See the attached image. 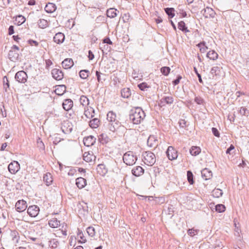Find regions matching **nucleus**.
Listing matches in <instances>:
<instances>
[{
	"label": "nucleus",
	"mask_w": 249,
	"mask_h": 249,
	"mask_svg": "<svg viewBox=\"0 0 249 249\" xmlns=\"http://www.w3.org/2000/svg\"><path fill=\"white\" fill-rule=\"evenodd\" d=\"M145 117V112L142 108L135 107L131 110L130 119L134 124H140Z\"/></svg>",
	"instance_id": "nucleus-1"
},
{
	"label": "nucleus",
	"mask_w": 249,
	"mask_h": 249,
	"mask_svg": "<svg viewBox=\"0 0 249 249\" xmlns=\"http://www.w3.org/2000/svg\"><path fill=\"white\" fill-rule=\"evenodd\" d=\"M107 121L108 122V127L112 132H114L119 127L120 123L118 120L116 114L112 111H110L107 114Z\"/></svg>",
	"instance_id": "nucleus-2"
},
{
	"label": "nucleus",
	"mask_w": 249,
	"mask_h": 249,
	"mask_svg": "<svg viewBox=\"0 0 249 249\" xmlns=\"http://www.w3.org/2000/svg\"><path fill=\"white\" fill-rule=\"evenodd\" d=\"M123 160L126 165L132 166L137 160V157L132 152L128 151L124 155Z\"/></svg>",
	"instance_id": "nucleus-3"
},
{
	"label": "nucleus",
	"mask_w": 249,
	"mask_h": 249,
	"mask_svg": "<svg viewBox=\"0 0 249 249\" xmlns=\"http://www.w3.org/2000/svg\"><path fill=\"white\" fill-rule=\"evenodd\" d=\"M142 156L143 161L148 166H152L156 162L155 155L151 152L146 151L143 153Z\"/></svg>",
	"instance_id": "nucleus-4"
},
{
	"label": "nucleus",
	"mask_w": 249,
	"mask_h": 249,
	"mask_svg": "<svg viewBox=\"0 0 249 249\" xmlns=\"http://www.w3.org/2000/svg\"><path fill=\"white\" fill-rule=\"evenodd\" d=\"M19 51V48L16 46L14 45L12 48L11 50L9 51L8 56L9 59L12 61H15L18 60L19 53L18 52Z\"/></svg>",
	"instance_id": "nucleus-5"
},
{
	"label": "nucleus",
	"mask_w": 249,
	"mask_h": 249,
	"mask_svg": "<svg viewBox=\"0 0 249 249\" xmlns=\"http://www.w3.org/2000/svg\"><path fill=\"white\" fill-rule=\"evenodd\" d=\"M166 155L169 160H171L176 159L178 156L177 151L171 146L168 147L166 151Z\"/></svg>",
	"instance_id": "nucleus-6"
},
{
	"label": "nucleus",
	"mask_w": 249,
	"mask_h": 249,
	"mask_svg": "<svg viewBox=\"0 0 249 249\" xmlns=\"http://www.w3.org/2000/svg\"><path fill=\"white\" fill-rule=\"evenodd\" d=\"M62 131L65 134L71 133L72 130V125L69 120L64 121L61 126Z\"/></svg>",
	"instance_id": "nucleus-7"
},
{
	"label": "nucleus",
	"mask_w": 249,
	"mask_h": 249,
	"mask_svg": "<svg viewBox=\"0 0 249 249\" xmlns=\"http://www.w3.org/2000/svg\"><path fill=\"white\" fill-rule=\"evenodd\" d=\"M27 75L23 71H20L17 72L15 75L16 79L19 83H24L27 81Z\"/></svg>",
	"instance_id": "nucleus-8"
},
{
	"label": "nucleus",
	"mask_w": 249,
	"mask_h": 249,
	"mask_svg": "<svg viewBox=\"0 0 249 249\" xmlns=\"http://www.w3.org/2000/svg\"><path fill=\"white\" fill-rule=\"evenodd\" d=\"M8 168L11 174H15L19 170L20 165L18 161H13L9 164Z\"/></svg>",
	"instance_id": "nucleus-9"
},
{
	"label": "nucleus",
	"mask_w": 249,
	"mask_h": 249,
	"mask_svg": "<svg viewBox=\"0 0 249 249\" xmlns=\"http://www.w3.org/2000/svg\"><path fill=\"white\" fill-rule=\"evenodd\" d=\"M27 207V203L23 199L18 201L15 205L16 210L19 213L24 211Z\"/></svg>",
	"instance_id": "nucleus-10"
},
{
	"label": "nucleus",
	"mask_w": 249,
	"mask_h": 249,
	"mask_svg": "<svg viewBox=\"0 0 249 249\" xmlns=\"http://www.w3.org/2000/svg\"><path fill=\"white\" fill-rule=\"evenodd\" d=\"M39 212V208L36 205L30 206L27 209V213L28 214L32 217L36 216Z\"/></svg>",
	"instance_id": "nucleus-11"
},
{
	"label": "nucleus",
	"mask_w": 249,
	"mask_h": 249,
	"mask_svg": "<svg viewBox=\"0 0 249 249\" xmlns=\"http://www.w3.org/2000/svg\"><path fill=\"white\" fill-rule=\"evenodd\" d=\"M203 15L205 18H213L215 15V11L211 8L207 7L203 11Z\"/></svg>",
	"instance_id": "nucleus-12"
},
{
	"label": "nucleus",
	"mask_w": 249,
	"mask_h": 249,
	"mask_svg": "<svg viewBox=\"0 0 249 249\" xmlns=\"http://www.w3.org/2000/svg\"><path fill=\"white\" fill-rule=\"evenodd\" d=\"M83 160L87 162H90L95 160L96 157L93 155L92 151L85 152L83 155Z\"/></svg>",
	"instance_id": "nucleus-13"
},
{
	"label": "nucleus",
	"mask_w": 249,
	"mask_h": 249,
	"mask_svg": "<svg viewBox=\"0 0 249 249\" xmlns=\"http://www.w3.org/2000/svg\"><path fill=\"white\" fill-rule=\"evenodd\" d=\"M84 115L88 119H90L94 116V109L90 106L85 107Z\"/></svg>",
	"instance_id": "nucleus-14"
},
{
	"label": "nucleus",
	"mask_w": 249,
	"mask_h": 249,
	"mask_svg": "<svg viewBox=\"0 0 249 249\" xmlns=\"http://www.w3.org/2000/svg\"><path fill=\"white\" fill-rule=\"evenodd\" d=\"M67 225H63L62 227V229H57L55 231L54 234L56 236L59 237H62L63 236H66L67 234Z\"/></svg>",
	"instance_id": "nucleus-15"
},
{
	"label": "nucleus",
	"mask_w": 249,
	"mask_h": 249,
	"mask_svg": "<svg viewBox=\"0 0 249 249\" xmlns=\"http://www.w3.org/2000/svg\"><path fill=\"white\" fill-rule=\"evenodd\" d=\"M53 77L56 80H60L63 78V73L61 70L58 69H53L52 71Z\"/></svg>",
	"instance_id": "nucleus-16"
},
{
	"label": "nucleus",
	"mask_w": 249,
	"mask_h": 249,
	"mask_svg": "<svg viewBox=\"0 0 249 249\" xmlns=\"http://www.w3.org/2000/svg\"><path fill=\"white\" fill-rule=\"evenodd\" d=\"M132 174L136 177H140L144 174V170L140 166L134 167L131 170Z\"/></svg>",
	"instance_id": "nucleus-17"
},
{
	"label": "nucleus",
	"mask_w": 249,
	"mask_h": 249,
	"mask_svg": "<svg viewBox=\"0 0 249 249\" xmlns=\"http://www.w3.org/2000/svg\"><path fill=\"white\" fill-rule=\"evenodd\" d=\"M96 139L92 136H89L84 138L83 142L85 146L89 147L95 142Z\"/></svg>",
	"instance_id": "nucleus-18"
},
{
	"label": "nucleus",
	"mask_w": 249,
	"mask_h": 249,
	"mask_svg": "<svg viewBox=\"0 0 249 249\" xmlns=\"http://www.w3.org/2000/svg\"><path fill=\"white\" fill-rule=\"evenodd\" d=\"M75 184L79 189H81L87 185V182L85 178L82 177H79L76 179Z\"/></svg>",
	"instance_id": "nucleus-19"
},
{
	"label": "nucleus",
	"mask_w": 249,
	"mask_h": 249,
	"mask_svg": "<svg viewBox=\"0 0 249 249\" xmlns=\"http://www.w3.org/2000/svg\"><path fill=\"white\" fill-rule=\"evenodd\" d=\"M74 65L73 61L71 58H66L62 62V67L65 69H69Z\"/></svg>",
	"instance_id": "nucleus-20"
},
{
	"label": "nucleus",
	"mask_w": 249,
	"mask_h": 249,
	"mask_svg": "<svg viewBox=\"0 0 249 249\" xmlns=\"http://www.w3.org/2000/svg\"><path fill=\"white\" fill-rule=\"evenodd\" d=\"M65 40V36L62 33H56L53 37V41L57 44H61Z\"/></svg>",
	"instance_id": "nucleus-21"
},
{
	"label": "nucleus",
	"mask_w": 249,
	"mask_h": 249,
	"mask_svg": "<svg viewBox=\"0 0 249 249\" xmlns=\"http://www.w3.org/2000/svg\"><path fill=\"white\" fill-rule=\"evenodd\" d=\"M158 142L157 137L154 135H150L147 140V144L150 147H155L158 145Z\"/></svg>",
	"instance_id": "nucleus-22"
},
{
	"label": "nucleus",
	"mask_w": 249,
	"mask_h": 249,
	"mask_svg": "<svg viewBox=\"0 0 249 249\" xmlns=\"http://www.w3.org/2000/svg\"><path fill=\"white\" fill-rule=\"evenodd\" d=\"M201 174L203 178L205 180L210 179L212 176L213 174L211 171L208 168H205L201 171Z\"/></svg>",
	"instance_id": "nucleus-23"
},
{
	"label": "nucleus",
	"mask_w": 249,
	"mask_h": 249,
	"mask_svg": "<svg viewBox=\"0 0 249 249\" xmlns=\"http://www.w3.org/2000/svg\"><path fill=\"white\" fill-rule=\"evenodd\" d=\"M189 151L192 156H196L201 153V149L199 146H193L190 148Z\"/></svg>",
	"instance_id": "nucleus-24"
},
{
	"label": "nucleus",
	"mask_w": 249,
	"mask_h": 249,
	"mask_svg": "<svg viewBox=\"0 0 249 249\" xmlns=\"http://www.w3.org/2000/svg\"><path fill=\"white\" fill-rule=\"evenodd\" d=\"M56 7L55 5L51 2L47 3L45 7V10L48 13H53L55 11Z\"/></svg>",
	"instance_id": "nucleus-25"
},
{
	"label": "nucleus",
	"mask_w": 249,
	"mask_h": 249,
	"mask_svg": "<svg viewBox=\"0 0 249 249\" xmlns=\"http://www.w3.org/2000/svg\"><path fill=\"white\" fill-rule=\"evenodd\" d=\"M63 108L67 111L70 110L73 106V102L71 99L65 100L63 103Z\"/></svg>",
	"instance_id": "nucleus-26"
},
{
	"label": "nucleus",
	"mask_w": 249,
	"mask_h": 249,
	"mask_svg": "<svg viewBox=\"0 0 249 249\" xmlns=\"http://www.w3.org/2000/svg\"><path fill=\"white\" fill-rule=\"evenodd\" d=\"M207 57L210 60H216L218 57V53L213 50L209 51L207 53Z\"/></svg>",
	"instance_id": "nucleus-27"
},
{
	"label": "nucleus",
	"mask_w": 249,
	"mask_h": 249,
	"mask_svg": "<svg viewBox=\"0 0 249 249\" xmlns=\"http://www.w3.org/2000/svg\"><path fill=\"white\" fill-rule=\"evenodd\" d=\"M43 181L47 186L51 185L53 181L52 175L49 173L45 174L43 177Z\"/></svg>",
	"instance_id": "nucleus-28"
},
{
	"label": "nucleus",
	"mask_w": 249,
	"mask_h": 249,
	"mask_svg": "<svg viewBox=\"0 0 249 249\" xmlns=\"http://www.w3.org/2000/svg\"><path fill=\"white\" fill-rule=\"evenodd\" d=\"M66 91V87L64 85H58L55 87V93L58 95H63Z\"/></svg>",
	"instance_id": "nucleus-29"
},
{
	"label": "nucleus",
	"mask_w": 249,
	"mask_h": 249,
	"mask_svg": "<svg viewBox=\"0 0 249 249\" xmlns=\"http://www.w3.org/2000/svg\"><path fill=\"white\" fill-rule=\"evenodd\" d=\"M80 103L83 108L89 106V99L85 96H81L80 98Z\"/></svg>",
	"instance_id": "nucleus-30"
},
{
	"label": "nucleus",
	"mask_w": 249,
	"mask_h": 249,
	"mask_svg": "<svg viewBox=\"0 0 249 249\" xmlns=\"http://www.w3.org/2000/svg\"><path fill=\"white\" fill-rule=\"evenodd\" d=\"M160 102L163 105H164V104L170 105L173 103L174 99L172 96H165L160 100Z\"/></svg>",
	"instance_id": "nucleus-31"
},
{
	"label": "nucleus",
	"mask_w": 249,
	"mask_h": 249,
	"mask_svg": "<svg viewBox=\"0 0 249 249\" xmlns=\"http://www.w3.org/2000/svg\"><path fill=\"white\" fill-rule=\"evenodd\" d=\"M77 239L79 243H84L86 242V238L84 236L83 232L78 230V231L77 234Z\"/></svg>",
	"instance_id": "nucleus-32"
},
{
	"label": "nucleus",
	"mask_w": 249,
	"mask_h": 249,
	"mask_svg": "<svg viewBox=\"0 0 249 249\" xmlns=\"http://www.w3.org/2000/svg\"><path fill=\"white\" fill-rule=\"evenodd\" d=\"M49 226L53 228H57L60 226V221L56 218H53L49 221Z\"/></svg>",
	"instance_id": "nucleus-33"
},
{
	"label": "nucleus",
	"mask_w": 249,
	"mask_h": 249,
	"mask_svg": "<svg viewBox=\"0 0 249 249\" xmlns=\"http://www.w3.org/2000/svg\"><path fill=\"white\" fill-rule=\"evenodd\" d=\"M97 171L102 176H104L107 173V169L104 164H99L97 168Z\"/></svg>",
	"instance_id": "nucleus-34"
},
{
	"label": "nucleus",
	"mask_w": 249,
	"mask_h": 249,
	"mask_svg": "<svg viewBox=\"0 0 249 249\" xmlns=\"http://www.w3.org/2000/svg\"><path fill=\"white\" fill-rule=\"evenodd\" d=\"M117 9L114 8H110L107 11V15L108 17L113 18L117 16Z\"/></svg>",
	"instance_id": "nucleus-35"
},
{
	"label": "nucleus",
	"mask_w": 249,
	"mask_h": 249,
	"mask_svg": "<svg viewBox=\"0 0 249 249\" xmlns=\"http://www.w3.org/2000/svg\"><path fill=\"white\" fill-rule=\"evenodd\" d=\"M99 124V120L97 118H94L92 120L90 121L89 123V125L91 128H96L98 127Z\"/></svg>",
	"instance_id": "nucleus-36"
},
{
	"label": "nucleus",
	"mask_w": 249,
	"mask_h": 249,
	"mask_svg": "<svg viewBox=\"0 0 249 249\" xmlns=\"http://www.w3.org/2000/svg\"><path fill=\"white\" fill-rule=\"evenodd\" d=\"M25 18L22 15H19L16 17L15 23L18 25L23 24L25 21Z\"/></svg>",
	"instance_id": "nucleus-37"
},
{
	"label": "nucleus",
	"mask_w": 249,
	"mask_h": 249,
	"mask_svg": "<svg viewBox=\"0 0 249 249\" xmlns=\"http://www.w3.org/2000/svg\"><path fill=\"white\" fill-rule=\"evenodd\" d=\"M122 96L127 98L131 95V91L129 88H124L121 91Z\"/></svg>",
	"instance_id": "nucleus-38"
},
{
	"label": "nucleus",
	"mask_w": 249,
	"mask_h": 249,
	"mask_svg": "<svg viewBox=\"0 0 249 249\" xmlns=\"http://www.w3.org/2000/svg\"><path fill=\"white\" fill-rule=\"evenodd\" d=\"M223 195L222 191L219 189H214L212 191V196L215 198H219Z\"/></svg>",
	"instance_id": "nucleus-39"
},
{
	"label": "nucleus",
	"mask_w": 249,
	"mask_h": 249,
	"mask_svg": "<svg viewBox=\"0 0 249 249\" xmlns=\"http://www.w3.org/2000/svg\"><path fill=\"white\" fill-rule=\"evenodd\" d=\"M37 23L39 27L41 29H44L48 26V22L47 20L44 19H39Z\"/></svg>",
	"instance_id": "nucleus-40"
},
{
	"label": "nucleus",
	"mask_w": 249,
	"mask_h": 249,
	"mask_svg": "<svg viewBox=\"0 0 249 249\" xmlns=\"http://www.w3.org/2000/svg\"><path fill=\"white\" fill-rule=\"evenodd\" d=\"M178 28L179 30L182 31L185 33L189 32V30H188L187 27L186 26L185 22L183 21H181L178 22Z\"/></svg>",
	"instance_id": "nucleus-41"
},
{
	"label": "nucleus",
	"mask_w": 249,
	"mask_h": 249,
	"mask_svg": "<svg viewBox=\"0 0 249 249\" xmlns=\"http://www.w3.org/2000/svg\"><path fill=\"white\" fill-rule=\"evenodd\" d=\"M89 75V71L87 70H81L79 72L80 77L83 79H87Z\"/></svg>",
	"instance_id": "nucleus-42"
},
{
	"label": "nucleus",
	"mask_w": 249,
	"mask_h": 249,
	"mask_svg": "<svg viewBox=\"0 0 249 249\" xmlns=\"http://www.w3.org/2000/svg\"><path fill=\"white\" fill-rule=\"evenodd\" d=\"M197 46L198 47L200 52L202 53L206 52L208 49V47L206 46L205 43L204 42L198 43L197 45Z\"/></svg>",
	"instance_id": "nucleus-43"
},
{
	"label": "nucleus",
	"mask_w": 249,
	"mask_h": 249,
	"mask_svg": "<svg viewBox=\"0 0 249 249\" xmlns=\"http://www.w3.org/2000/svg\"><path fill=\"white\" fill-rule=\"evenodd\" d=\"M165 11L170 18H172L175 16V10L173 8H166L165 9Z\"/></svg>",
	"instance_id": "nucleus-44"
},
{
	"label": "nucleus",
	"mask_w": 249,
	"mask_h": 249,
	"mask_svg": "<svg viewBox=\"0 0 249 249\" xmlns=\"http://www.w3.org/2000/svg\"><path fill=\"white\" fill-rule=\"evenodd\" d=\"M226 210L225 206L223 204H217L215 206V210L218 213L224 212Z\"/></svg>",
	"instance_id": "nucleus-45"
},
{
	"label": "nucleus",
	"mask_w": 249,
	"mask_h": 249,
	"mask_svg": "<svg viewBox=\"0 0 249 249\" xmlns=\"http://www.w3.org/2000/svg\"><path fill=\"white\" fill-rule=\"evenodd\" d=\"M160 71L162 74L167 76L170 73V68L168 67H162L160 69Z\"/></svg>",
	"instance_id": "nucleus-46"
},
{
	"label": "nucleus",
	"mask_w": 249,
	"mask_h": 249,
	"mask_svg": "<svg viewBox=\"0 0 249 249\" xmlns=\"http://www.w3.org/2000/svg\"><path fill=\"white\" fill-rule=\"evenodd\" d=\"M212 74L217 75L220 72V68L218 66H215L212 68L211 71Z\"/></svg>",
	"instance_id": "nucleus-47"
},
{
	"label": "nucleus",
	"mask_w": 249,
	"mask_h": 249,
	"mask_svg": "<svg viewBox=\"0 0 249 249\" xmlns=\"http://www.w3.org/2000/svg\"><path fill=\"white\" fill-rule=\"evenodd\" d=\"M59 244V243L55 239H53L49 241V246L52 248H56Z\"/></svg>",
	"instance_id": "nucleus-48"
},
{
	"label": "nucleus",
	"mask_w": 249,
	"mask_h": 249,
	"mask_svg": "<svg viewBox=\"0 0 249 249\" xmlns=\"http://www.w3.org/2000/svg\"><path fill=\"white\" fill-rule=\"evenodd\" d=\"M87 231L88 234L91 237L94 236L95 234V230L93 227H88Z\"/></svg>",
	"instance_id": "nucleus-49"
},
{
	"label": "nucleus",
	"mask_w": 249,
	"mask_h": 249,
	"mask_svg": "<svg viewBox=\"0 0 249 249\" xmlns=\"http://www.w3.org/2000/svg\"><path fill=\"white\" fill-rule=\"evenodd\" d=\"M187 179L188 180V182L190 184H193L194 183V180H193V175L192 173L188 171L187 172Z\"/></svg>",
	"instance_id": "nucleus-50"
},
{
	"label": "nucleus",
	"mask_w": 249,
	"mask_h": 249,
	"mask_svg": "<svg viewBox=\"0 0 249 249\" xmlns=\"http://www.w3.org/2000/svg\"><path fill=\"white\" fill-rule=\"evenodd\" d=\"M198 233V230L194 229V228L189 229L188 231V234L191 236H194L197 234Z\"/></svg>",
	"instance_id": "nucleus-51"
},
{
	"label": "nucleus",
	"mask_w": 249,
	"mask_h": 249,
	"mask_svg": "<svg viewBox=\"0 0 249 249\" xmlns=\"http://www.w3.org/2000/svg\"><path fill=\"white\" fill-rule=\"evenodd\" d=\"M138 87L142 90H144L145 89L148 88L149 86L145 82H143L138 85Z\"/></svg>",
	"instance_id": "nucleus-52"
},
{
	"label": "nucleus",
	"mask_w": 249,
	"mask_h": 249,
	"mask_svg": "<svg viewBox=\"0 0 249 249\" xmlns=\"http://www.w3.org/2000/svg\"><path fill=\"white\" fill-rule=\"evenodd\" d=\"M28 43L31 46H37L38 45V43L32 39L28 40Z\"/></svg>",
	"instance_id": "nucleus-53"
},
{
	"label": "nucleus",
	"mask_w": 249,
	"mask_h": 249,
	"mask_svg": "<svg viewBox=\"0 0 249 249\" xmlns=\"http://www.w3.org/2000/svg\"><path fill=\"white\" fill-rule=\"evenodd\" d=\"M212 132L215 136L217 137H219L220 134L219 133L218 130L216 128L213 127L212 128Z\"/></svg>",
	"instance_id": "nucleus-54"
},
{
	"label": "nucleus",
	"mask_w": 249,
	"mask_h": 249,
	"mask_svg": "<svg viewBox=\"0 0 249 249\" xmlns=\"http://www.w3.org/2000/svg\"><path fill=\"white\" fill-rule=\"evenodd\" d=\"M247 109L245 107H241L240 109V113L243 115H246V111Z\"/></svg>",
	"instance_id": "nucleus-55"
},
{
	"label": "nucleus",
	"mask_w": 249,
	"mask_h": 249,
	"mask_svg": "<svg viewBox=\"0 0 249 249\" xmlns=\"http://www.w3.org/2000/svg\"><path fill=\"white\" fill-rule=\"evenodd\" d=\"M234 149V146L233 145H231L229 148H228L226 151V153L228 154H231V151Z\"/></svg>",
	"instance_id": "nucleus-56"
},
{
	"label": "nucleus",
	"mask_w": 249,
	"mask_h": 249,
	"mask_svg": "<svg viewBox=\"0 0 249 249\" xmlns=\"http://www.w3.org/2000/svg\"><path fill=\"white\" fill-rule=\"evenodd\" d=\"M88 57L89 58V60H92L94 57V55L91 51H89Z\"/></svg>",
	"instance_id": "nucleus-57"
},
{
	"label": "nucleus",
	"mask_w": 249,
	"mask_h": 249,
	"mask_svg": "<svg viewBox=\"0 0 249 249\" xmlns=\"http://www.w3.org/2000/svg\"><path fill=\"white\" fill-rule=\"evenodd\" d=\"M96 75L97 76V81L98 82H100L101 80V73L98 71L96 72Z\"/></svg>",
	"instance_id": "nucleus-58"
},
{
	"label": "nucleus",
	"mask_w": 249,
	"mask_h": 249,
	"mask_svg": "<svg viewBox=\"0 0 249 249\" xmlns=\"http://www.w3.org/2000/svg\"><path fill=\"white\" fill-rule=\"evenodd\" d=\"M9 34L11 35L14 34V27L13 26H10L8 29Z\"/></svg>",
	"instance_id": "nucleus-59"
},
{
	"label": "nucleus",
	"mask_w": 249,
	"mask_h": 249,
	"mask_svg": "<svg viewBox=\"0 0 249 249\" xmlns=\"http://www.w3.org/2000/svg\"><path fill=\"white\" fill-rule=\"evenodd\" d=\"M103 42L104 43H107L108 44H112V41L110 40V39L109 38H106L104 39Z\"/></svg>",
	"instance_id": "nucleus-60"
},
{
	"label": "nucleus",
	"mask_w": 249,
	"mask_h": 249,
	"mask_svg": "<svg viewBox=\"0 0 249 249\" xmlns=\"http://www.w3.org/2000/svg\"><path fill=\"white\" fill-rule=\"evenodd\" d=\"M181 78V76L178 77V79L174 80L173 82L175 85H178L179 83L180 79Z\"/></svg>",
	"instance_id": "nucleus-61"
},
{
	"label": "nucleus",
	"mask_w": 249,
	"mask_h": 249,
	"mask_svg": "<svg viewBox=\"0 0 249 249\" xmlns=\"http://www.w3.org/2000/svg\"><path fill=\"white\" fill-rule=\"evenodd\" d=\"M195 101L198 104H201L202 103V100L200 98H199L198 97H196L195 98Z\"/></svg>",
	"instance_id": "nucleus-62"
},
{
	"label": "nucleus",
	"mask_w": 249,
	"mask_h": 249,
	"mask_svg": "<svg viewBox=\"0 0 249 249\" xmlns=\"http://www.w3.org/2000/svg\"><path fill=\"white\" fill-rule=\"evenodd\" d=\"M36 3L35 0H30L28 1V4L30 5H34Z\"/></svg>",
	"instance_id": "nucleus-63"
},
{
	"label": "nucleus",
	"mask_w": 249,
	"mask_h": 249,
	"mask_svg": "<svg viewBox=\"0 0 249 249\" xmlns=\"http://www.w3.org/2000/svg\"><path fill=\"white\" fill-rule=\"evenodd\" d=\"M7 145L6 143H2L1 146V150H4L5 148L7 147Z\"/></svg>",
	"instance_id": "nucleus-64"
}]
</instances>
